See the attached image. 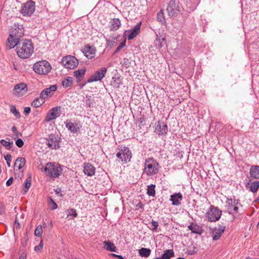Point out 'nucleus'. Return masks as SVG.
I'll list each match as a JSON object with an SVG mask.
<instances>
[{
	"label": "nucleus",
	"instance_id": "1",
	"mask_svg": "<svg viewBox=\"0 0 259 259\" xmlns=\"http://www.w3.org/2000/svg\"><path fill=\"white\" fill-rule=\"evenodd\" d=\"M15 47L17 54L22 59L28 58L33 52V45L28 39L22 40Z\"/></svg>",
	"mask_w": 259,
	"mask_h": 259
},
{
	"label": "nucleus",
	"instance_id": "2",
	"mask_svg": "<svg viewBox=\"0 0 259 259\" xmlns=\"http://www.w3.org/2000/svg\"><path fill=\"white\" fill-rule=\"evenodd\" d=\"M24 28L21 25H14L11 28L9 38L7 39L8 46L10 49L14 48L20 42V38L24 35Z\"/></svg>",
	"mask_w": 259,
	"mask_h": 259
},
{
	"label": "nucleus",
	"instance_id": "3",
	"mask_svg": "<svg viewBox=\"0 0 259 259\" xmlns=\"http://www.w3.org/2000/svg\"><path fill=\"white\" fill-rule=\"evenodd\" d=\"M159 167V163L153 158H147L144 163V173L149 177L153 176L158 173Z\"/></svg>",
	"mask_w": 259,
	"mask_h": 259
},
{
	"label": "nucleus",
	"instance_id": "4",
	"mask_svg": "<svg viewBox=\"0 0 259 259\" xmlns=\"http://www.w3.org/2000/svg\"><path fill=\"white\" fill-rule=\"evenodd\" d=\"M33 70L38 74L46 75L51 70V64L47 61L42 60L36 62L33 65Z\"/></svg>",
	"mask_w": 259,
	"mask_h": 259
},
{
	"label": "nucleus",
	"instance_id": "5",
	"mask_svg": "<svg viewBox=\"0 0 259 259\" xmlns=\"http://www.w3.org/2000/svg\"><path fill=\"white\" fill-rule=\"evenodd\" d=\"M45 171L48 176L55 178L61 175L62 169L58 164L48 163L46 164Z\"/></svg>",
	"mask_w": 259,
	"mask_h": 259
},
{
	"label": "nucleus",
	"instance_id": "6",
	"mask_svg": "<svg viewBox=\"0 0 259 259\" xmlns=\"http://www.w3.org/2000/svg\"><path fill=\"white\" fill-rule=\"evenodd\" d=\"M182 6L179 2L175 0H171L167 5L166 12L170 17L177 16L181 11Z\"/></svg>",
	"mask_w": 259,
	"mask_h": 259
},
{
	"label": "nucleus",
	"instance_id": "7",
	"mask_svg": "<svg viewBox=\"0 0 259 259\" xmlns=\"http://www.w3.org/2000/svg\"><path fill=\"white\" fill-rule=\"evenodd\" d=\"M222 215V211L217 207L211 205L206 213V217L209 222L218 221Z\"/></svg>",
	"mask_w": 259,
	"mask_h": 259
},
{
	"label": "nucleus",
	"instance_id": "8",
	"mask_svg": "<svg viewBox=\"0 0 259 259\" xmlns=\"http://www.w3.org/2000/svg\"><path fill=\"white\" fill-rule=\"evenodd\" d=\"M61 63L65 68L72 69L78 65V61L75 57L69 55L64 57Z\"/></svg>",
	"mask_w": 259,
	"mask_h": 259
},
{
	"label": "nucleus",
	"instance_id": "9",
	"mask_svg": "<svg viewBox=\"0 0 259 259\" xmlns=\"http://www.w3.org/2000/svg\"><path fill=\"white\" fill-rule=\"evenodd\" d=\"M35 9V3L29 1L22 5L20 12L23 16H29L34 13Z\"/></svg>",
	"mask_w": 259,
	"mask_h": 259
},
{
	"label": "nucleus",
	"instance_id": "10",
	"mask_svg": "<svg viewBox=\"0 0 259 259\" xmlns=\"http://www.w3.org/2000/svg\"><path fill=\"white\" fill-rule=\"evenodd\" d=\"M238 205L241 204L238 202V200L234 198H228L226 201L227 211L230 214L237 213L238 211Z\"/></svg>",
	"mask_w": 259,
	"mask_h": 259
},
{
	"label": "nucleus",
	"instance_id": "11",
	"mask_svg": "<svg viewBox=\"0 0 259 259\" xmlns=\"http://www.w3.org/2000/svg\"><path fill=\"white\" fill-rule=\"evenodd\" d=\"M107 69L106 67H102L95 71L94 74L91 75L88 80V82H92L101 80L105 76Z\"/></svg>",
	"mask_w": 259,
	"mask_h": 259
},
{
	"label": "nucleus",
	"instance_id": "12",
	"mask_svg": "<svg viewBox=\"0 0 259 259\" xmlns=\"http://www.w3.org/2000/svg\"><path fill=\"white\" fill-rule=\"evenodd\" d=\"M27 91L26 84L24 83H20L14 86L13 94L15 96L20 97L26 94Z\"/></svg>",
	"mask_w": 259,
	"mask_h": 259
},
{
	"label": "nucleus",
	"instance_id": "13",
	"mask_svg": "<svg viewBox=\"0 0 259 259\" xmlns=\"http://www.w3.org/2000/svg\"><path fill=\"white\" fill-rule=\"evenodd\" d=\"M116 156L121 159L122 161L126 163L130 161L132 158V153L127 147H124L121 149V152L116 154Z\"/></svg>",
	"mask_w": 259,
	"mask_h": 259
},
{
	"label": "nucleus",
	"instance_id": "14",
	"mask_svg": "<svg viewBox=\"0 0 259 259\" xmlns=\"http://www.w3.org/2000/svg\"><path fill=\"white\" fill-rule=\"evenodd\" d=\"M60 107H56L51 109L48 112L45 118V121L49 122L52 120L57 118L60 116Z\"/></svg>",
	"mask_w": 259,
	"mask_h": 259
},
{
	"label": "nucleus",
	"instance_id": "15",
	"mask_svg": "<svg viewBox=\"0 0 259 259\" xmlns=\"http://www.w3.org/2000/svg\"><path fill=\"white\" fill-rule=\"evenodd\" d=\"M57 87L56 85H52L49 88L44 89L40 93V98L44 100L47 98L51 97L53 93L57 90Z\"/></svg>",
	"mask_w": 259,
	"mask_h": 259
},
{
	"label": "nucleus",
	"instance_id": "16",
	"mask_svg": "<svg viewBox=\"0 0 259 259\" xmlns=\"http://www.w3.org/2000/svg\"><path fill=\"white\" fill-rule=\"evenodd\" d=\"M82 52L88 59H92L95 56L96 50L95 47L88 45L82 49Z\"/></svg>",
	"mask_w": 259,
	"mask_h": 259
},
{
	"label": "nucleus",
	"instance_id": "17",
	"mask_svg": "<svg viewBox=\"0 0 259 259\" xmlns=\"http://www.w3.org/2000/svg\"><path fill=\"white\" fill-rule=\"evenodd\" d=\"M47 145L52 149H56L59 147V141L54 135H51L47 140Z\"/></svg>",
	"mask_w": 259,
	"mask_h": 259
},
{
	"label": "nucleus",
	"instance_id": "18",
	"mask_svg": "<svg viewBox=\"0 0 259 259\" xmlns=\"http://www.w3.org/2000/svg\"><path fill=\"white\" fill-rule=\"evenodd\" d=\"M226 227L225 226L219 225L218 227H215L212 232V237L213 240H218L224 233Z\"/></svg>",
	"mask_w": 259,
	"mask_h": 259
},
{
	"label": "nucleus",
	"instance_id": "19",
	"mask_svg": "<svg viewBox=\"0 0 259 259\" xmlns=\"http://www.w3.org/2000/svg\"><path fill=\"white\" fill-rule=\"evenodd\" d=\"M167 132V126L163 122L158 121L156 125L155 132L159 135H165Z\"/></svg>",
	"mask_w": 259,
	"mask_h": 259
},
{
	"label": "nucleus",
	"instance_id": "20",
	"mask_svg": "<svg viewBox=\"0 0 259 259\" xmlns=\"http://www.w3.org/2000/svg\"><path fill=\"white\" fill-rule=\"evenodd\" d=\"M66 126L72 133H77L80 128L78 123L73 122L71 120L66 121Z\"/></svg>",
	"mask_w": 259,
	"mask_h": 259
},
{
	"label": "nucleus",
	"instance_id": "21",
	"mask_svg": "<svg viewBox=\"0 0 259 259\" xmlns=\"http://www.w3.org/2000/svg\"><path fill=\"white\" fill-rule=\"evenodd\" d=\"M183 199V196L181 193H176L170 196L169 200L172 202L173 205H179Z\"/></svg>",
	"mask_w": 259,
	"mask_h": 259
},
{
	"label": "nucleus",
	"instance_id": "22",
	"mask_svg": "<svg viewBox=\"0 0 259 259\" xmlns=\"http://www.w3.org/2000/svg\"><path fill=\"white\" fill-rule=\"evenodd\" d=\"M95 167L91 163H85L83 166V172L88 176H92L95 173Z\"/></svg>",
	"mask_w": 259,
	"mask_h": 259
},
{
	"label": "nucleus",
	"instance_id": "23",
	"mask_svg": "<svg viewBox=\"0 0 259 259\" xmlns=\"http://www.w3.org/2000/svg\"><path fill=\"white\" fill-rule=\"evenodd\" d=\"M140 27L141 23L136 25L133 29L129 31L127 36V39L128 40L133 39L139 34L140 32Z\"/></svg>",
	"mask_w": 259,
	"mask_h": 259
},
{
	"label": "nucleus",
	"instance_id": "24",
	"mask_svg": "<svg viewBox=\"0 0 259 259\" xmlns=\"http://www.w3.org/2000/svg\"><path fill=\"white\" fill-rule=\"evenodd\" d=\"M25 159L23 157H18L14 164V170H20L25 164Z\"/></svg>",
	"mask_w": 259,
	"mask_h": 259
},
{
	"label": "nucleus",
	"instance_id": "25",
	"mask_svg": "<svg viewBox=\"0 0 259 259\" xmlns=\"http://www.w3.org/2000/svg\"><path fill=\"white\" fill-rule=\"evenodd\" d=\"M103 244L104 245V248L106 250L112 252H115L116 251V246L111 241L109 240L104 241L103 242Z\"/></svg>",
	"mask_w": 259,
	"mask_h": 259
},
{
	"label": "nucleus",
	"instance_id": "26",
	"mask_svg": "<svg viewBox=\"0 0 259 259\" xmlns=\"http://www.w3.org/2000/svg\"><path fill=\"white\" fill-rule=\"evenodd\" d=\"M110 30L112 31L117 30L121 25V22L118 18L112 19L111 21Z\"/></svg>",
	"mask_w": 259,
	"mask_h": 259
},
{
	"label": "nucleus",
	"instance_id": "27",
	"mask_svg": "<svg viewBox=\"0 0 259 259\" xmlns=\"http://www.w3.org/2000/svg\"><path fill=\"white\" fill-rule=\"evenodd\" d=\"M85 71L86 69L85 68H82L81 69H78L74 71V73L78 82L81 81L82 80L84 76Z\"/></svg>",
	"mask_w": 259,
	"mask_h": 259
},
{
	"label": "nucleus",
	"instance_id": "28",
	"mask_svg": "<svg viewBox=\"0 0 259 259\" xmlns=\"http://www.w3.org/2000/svg\"><path fill=\"white\" fill-rule=\"evenodd\" d=\"M250 175L254 179H259V166L253 165L250 168Z\"/></svg>",
	"mask_w": 259,
	"mask_h": 259
},
{
	"label": "nucleus",
	"instance_id": "29",
	"mask_svg": "<svg viewBox=\"0 0 259 259\" xmlns=\"http://www.w3.org/2000/svg\"><path fill=\"white\" fill-rule=\"evenodd\" d=\"M188 228L193 233L201 234L202 232V228L197 224H191L188 226Z\"/></svg>",
	"mask_w": 259,
	"mask_h": 259
},
{
	"label": "nucleus",
	"instance_id": "30",
	"mask_svg": "<svg viewBox=\"0 0 259 259\" xmlns=\"http://www.w3.org/2000/svg\"><path fill=\"white\" fill-rule=\"evenodd\" d=\"M151 252V249L147 248H142L139 250V254L141 257H147Z\"/></svg>",
	"mask_w": 259,
	"mask_h": 259
},
{
	"label": "nucleus",
	"instance_id": "31",
	"mask_svg": "<svg viewBox=\"0 0 259 259\" xmlns=\"http://www.w3.org/2000/svg\"><path fill=\"white\" fill-rule=\"evenodd\" d=\"M73 78L71 77H67L62 81V84L64 88H68L72 84Z\"/></svg>",
	"mask_w": 259,
	"mask_h": 259
},
{
	"label": "nucleus",
	"instance_id": "32",
	"mask_svg": "<svg viewBox=\"0 0 259 259\" xmlns=\"http://www.w3.org/2000/svg\"><path fill=\"white\" fill-rule=\"evenodd\" d=\"M155 185L153 184H151L150 185H148L147 186V193L149 196H155Z\"/></svg>",
	"mask_w": 259,
	"mask_h": 259
},
{
	"label": "nucleus",
	"instance_id": "33",
	"mask_svg": "<svg viewBox=\"0 0 259 259\" xmlns=\"http://www.w3.org/2000/svg\"><path fill=\"white\" fill-rule=\"evenodd\" d=\"M174 255V252L172 250H166L162 255L161 258L162 259H169Z\"/></svg>",
	"mask_w": 259,
	"mask_h": 259
},
{
	"label": "nucleus",
	"instance_id": "34",
	"mask_svg": "<svg viewBox=\"0 0 259 259\" xmlns=\"http://www.w3.org/2000/svg\"><path fill=\"white\" fill-rule=\"evenodd\" d=\"M31 180L30 178H27L24 184L23 188V191H24V194L26 193L28 191L29 188L30 187L31 184Z\"/></svg>",
	"mask_w": 259,
	"mask_h": 259
},
{
	"label": "nucleus",
	"instance_id": "35",
	"mask_svg": "<svg viewBox=\"0 0 259 259\" xmlns=\"http://www.w3.org/2000/svg\"><path fill=\"white\" fill-rule=\"evenodd\" d=\"M67 214V217L69 218L72 217L73 218H76L77 217V213L76 210L74 208L68 209L65 211Z\"/></svg>",
	"mask_w": 259,
	"mask_h": 259
},
{
	"label": "nucleus",
	"instance_id": "36",
	"mask_svg": "<svg viewBox=\"0 0 259 259\" xmlns=\"http://www.w3.org/2000/svg\"><path fill=\"white\" fill-rule=\"evenodd\" d=\"M259 187V181H254L250 185V190L253 192H256Z\"/></svg>",
	"mask_w": 259,
	"mask_h": 259
},
{
	"label": "nucleus",
	"instance_id": "37",
	"mask_svg": "<svg viewBox=\"0 0 259 259\" xmlns=\"http://www.w3.org/2000/svg\"><path fill=\"white\" fill-rule=\"evenodd\" d=\"M10 140L9 139V141H7L5 140H1L0 141V143L6 148L8 150H10L12 147V145L13 144V142H10Z\"/></svg>",
	"mask_w": 259,
	"mask_h": 259
},
{
	"label": "nucleus",
	"instance_id": "38",
	"mask_svg": "<svg viewBox=\"0 0 259 259\" xmlns=\"http://www.w3.org/2000/svg\"><path fill=\"white\" fill-rule=\"evenodd\" d=\"M44 100L39 99V98L35 99L31 103V105L34 107H39L44 103Z\"/></svg>",
	"mask_w": 259,
	"mask_h": 259
},
{
	"label": "nucleus",
	"instance_id": "39",
	"mask_svg": "<svg viewBox=\"0 0 259 259\" xmlns=\"http://www.w3.org/2000/svg\"><path fill=\"white\" fill-rule=\"evenodd\" d=\"M48 204L49 207L52 210L55 209L57 208L58 206L56 203L53 200L51 197H49L48 200Z\"/></svg>",
	"mask_w": 259,
	"mask_h": 259
},
{
	"label": "nucleus",
	"instance_id": "40",
	"mask_svg": "<svg viewBox=\"0 0 259 259\" xmlns=\"http://www.w3.org/2000/svg\"><path fill=\"white\" fill-rule=\"evenodd\" d=\"M42 233V226L39 225L35 229L34 231V235L38 237H41Z\"/></svg>",
	"mask_w": 259,
	"mask_h": 259
},
{
	"label": "nucleus",
	"instance_id": "41",
	"mask_svg": "<svg viewBox=\"0 0 259 259\" xmlns=\"http://www.w3.org/2000/svg\"><path fill=\"white\" fill-rule=\"evenodd\" d=\"M157 19L158 21L161 23H163L165 21L164 13L162 10H160V12L157 13Z\"/></svg>",
	"mask_w": 259,
	"mask_h": 259
},
{
	"label": "nucleus",
	"instance_id": "42",
	"mask_svg": "<svg viewBox=\"0 0 259 259\" xmlns=\"http://www.w3.org/2000/svg\"><path fill=\"white\" fill-rule=\"evenodd\" d=\"M165 38L164 37H163L161 38H160V37H157L156 38L155 41L156 45H158L160 48H161L164 45L163 42L165 41Z\"/></svg>",
	"mask_w": 259,
	"mask_h": 259
},
{
	"label": "nucleus",
	"instance_id": "43",
	"mask_svg": "<svg viewBox=\"0 0 259 259\" xmlns=\"http://www.w3.org/2000/svg\"><path fill=\"white\" fill-rule=\"evenodd\" d=\"M158 226L159 225L158 222L152 220L151 221V225L150 227V229L153 231H155L157 230Z\"/></svg>",
	"mask_w": 259,
	"mask_h": 259
},
{
	"label": "nucleus",
	"instance_id": "44",
	"mask_svg": "<svg viewBox=\"0 0 259 259\" xmlns=\"http://www.w3.org/2000/svg\"><path fill=\"white\" fill-rule=\"evenodd\" d=\"M11 111L14 114V115L17 118L20 117L19 112L17 110L15 106H11L10 108Z\"/></svg>",
	"mask_w": 259,
	"mask_h": 259
},
{
	"label": "nucleus",
	"instance_id": "45",
	"mask_svg": "<svg viewBox=\"0 0 259 259\" xmlns=\"http://www.w3.org/2000/svg\"><path fill=\"white\" fill-rule=\"evenodd\" d=\"M4 158L6 161H7V164L8 167L11 166V162L12 161V156L10 154H7L6 155H4Z\"/></svg>",
	"mask_w": 259,
	"mask_h": 259
},
{
	"label": "nucleus",
	"instance_id": "46",
	"mask_svg": "<svg viewBox=\"0 0 259 259\" xmlns=\"http://www.w3.org/2000/svg\"><path fill=\"white\" fill-rule=\"evenodd\" d=\"M126 40L124 39L123 41H122L120 45L118 46V47L116 49L114 54L117 53L120 50L123 48L125 46Z\"/></svg>",
	"mask_w": 259,
	"mask_h": 259
},
{
	"label": "nucleus",
	"instance_id": "47",
	"mask_svg": "<svg viewBox=\"0 0 259 259\" xmlns=\"http://www.w3.org/2000/svg\"><path fill=\"white\" fill-rule=\"evenodd\" d=\"M12 131L17 137L22 136L21 133L17 131V127L15 126H13L12 127Z\"/></svg>",
	"mask_w": 259,
	"mask_h": 259
},
{
	"label": "nucleus",
	"instance_id": "48",
	"mask_svg": "<svg viewBox=\"0 0 259 259\" xmlns=\"http://www.w3.org/2000/svg\"><path fill=\"white\" fill-rule=\"evenodd\" d=\"M16 145L19 147H22L24 145V142L21 139H18L16 141Z\"/></svg>",
	"mask_w": 259,
	"mask_h": 259
},
{
	"label": "nucleus",
	"instance_id": "49",
	"mask_svg": "<svg viewBox=\"0 0 259 259\" xmlns=\"http://www.w3.org/2000/svg\"><path fill=\"white\" fill-rule=\"evenodd\" d=\"M43 247V243L42 241H41L38 245L35 246L34 250L36 251H39L42 249Z\"/></svg>",
	"mask_w": 259,
	"mask_h": 259
},
{
	"label": "nucleus",
	"instance_id": "50",
	"mask_svg": "<svg viewBox=\"0 0 259 259\" xmlns=\"http://www.w3.org/2000/svg\"><path fill=\"white\" fill-rule=\"evenodd\" d=\"M28 238L27 237H25L23 240H22V246L23 247H25L27 244V241H28Z\"/></svg>",
	"mask_w": 259,
	"mask_h": 259
},
{
	"label": "nucleus",
	"instance_id": "51",
	"mask_svg": "<svg viewBox=\"0 0 259 259\" xmlns=\"http://www.w3.org/2000/svg\"><path fill=\"white\" fill-rule=\"evenodd\" d=\"M13 177H11L7 180V181L6 182L7 186H9L11 185L13 183Z\"/></svg>",
	"mask_w": 259,
	"mask_h": 259
},
{
	"label": "nucleus",
	"instance_id": "52",
	"mask_svg": "<svg viewBox=\"0 0 259 259\" xmlns=\"http://www.w3.org/2000/svg\"><path fill=\"white\" fill-rule=\"evenodd\" d=\"M31 109L29 107H25L24 109V112L25 114H28L30 113Z\"/></svg>",
	"mask_w": 259,
	"mask_h": 259
},
{
	"label": "nucleus",
	"instance_id": "53",
	"mask_svg": "<svg viewBox=\"0 0 259 259\" xmlns=\"http://www.w3.org/2000/svg\"><path fill=\"white\" fill-rule=\"evenodd\" d=\"M196 252V251L195 250V248H194L193 249H192V250L189 249L188 250V254L192 255V254H194Z\"/></svg>",
	"mask_w": 259,
	"mask_h": 259
},
{
	"label": "nucleus",
	"instance_id": "54",
	"mask_svg": "<svg viewBox=\"0 0 259 259\" xmlns=\"http://www.w3.org/2000/svg\"><path fill=\"white\" fill-rule=\"evenodd\" d=\"M4 211V207L2 205H0V215L3 213Z\"/></svg>",
	"mask_w": 259,
	"mask_h": 259
},
{
	"label": "nucleus",
	"instance_id": "55",
	"mask_svg": "<svg viewBox=\"0 0 259 259\" xmlns=\"http://www.w3.org/2000/svg\"><path fill=\"white\" fill-rule=\"evenodd\" d=\"M195 6H194L193 7H189V10L190 11H193L194 9H195Z\"/></svg>",
	"mask_w": 259,
	"mask_h": 259
},
{
	"label": "nucleus",
	"instance_id": "56",
	"mask_svg": "<svg viewBox=\"0 0 259 259\" xmlns=\"http://www.w3.org/2000/svg\"><path fill=\"white\" fill-rule=\"evenodd\" d=\"M19 259H26V257L24 255H20Z\"/></svg>",
	"mask_w": 259,
	"mask_h": 259
},
{
	"label": "nucleus",
	"instance_id": "57",
	"mask_svg": "<svg viewBox=\"0 0 259 259\" xmlns=\"http://www.w3.org/2000/svg\"><path fill=\"white\" fill-rule=\"evenodd\" d=\"M15 224H17V226H18V228H20V224L17 222L16 219V220L15 221Z\"/></svg>",
	"mask_w": 259,
	"mask_h": 259
},
{
	"label": "nucleus",
	"instance_id": "58",
	"mask_svg": "<svg viewBox=\"0 0 259 259\" xmlns=\"http://www.w3.org/2000/svg\"><path fill=\"white\" fill-rule=\"evenodd\" d=\"M117 257L119 259H124L123 257L120 255H118L117 256Z\"/></svg>",
	"mask_w": 259,
	"mask_h": 259
},
{
	"label": "nucleus",
	"instance_id": "59",
	"mask_svg": "<svg viewBox=\"0 0 259 259\" xmlns=\"http://www.w3.org/2000/svg\"><path fill=\"white\" fill-rule=\"evenodd\" d=\"M138 205L139 206V207H140V208H142V207H143V204H142L141 202H139V203H138Z\"/></svg>",
	"mask_w": 259,
	"mask_h": 259
},
{
	"label": "nucleus",
	"instance_id": "60",
	"mask_svg": "<svg viewBox=\"0 0 259 259\" xmlns=\"http://www.w3.org/2000/svg\"><path fill=\"white\" fill-rule=\"evenodd\" d=\"M110 255H111V256H114V257H117V256L118 255L115 254H114V253H111V254H110Z\"/></svg>",
	"mask_w": 259,
	"mask_h": 259
},
{
	"label": "nucleus",
	"instance_id": "61",
	"mask_svg": "<svg viewBox=\"0 0 259 259\" xmlns=\"http://www.w3.org/2000/svg\"><path fill=\"white\" fill-rule=\"evenodd\" d=\"M177 259H185V258L184 257H178V258Z\"/></svg>",
	"mask_w": 259,
	"mask_h": 259
},
{
	"label": "nucleus",
	"instance_id": "62",
	"mask_svg": "<svg viewBox=\"0 0 259 259\" xmlns=\"http://www.w3.org/2000/svg\"><path fill=\"white\" fill-rule=\"evenodd\" d=\"M189 3V2L188 1H187V6H188V4Z\"/></svg>",
	"mask_w": 259,
	"mask_h": 259
},
{
	"label": "nucleus",
	"instance_id": "63",
	"mask_svg": "<svg viewBox=\"0 0 259 259\" xmlns=\"http://www.w3.org/2000/svg\"><path fill=\"white\" fill-rule=\"evenodd\" d=\"M257 227H259V221H258V223L257 224Z\"/></svg>",
	"mask_w": 259,
	"mask_h": 259
},
{
	"label": "nucleus",
	"instance_id": "64",
	"mask_svg": "<svg viewBox=\"0 0 259 259\" xmlns=\"http://www.w3.org/2000/svg\"><path fill=\"white\" fill-rule=\"evenodd\" d=\"M245 259H249V258L248 257H247V258H245Z\"/></svg>",
	"mask_w": 259,
	"mask_h": 259
}]
</instances>
